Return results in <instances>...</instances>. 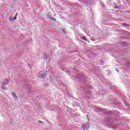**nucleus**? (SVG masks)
Returning a JSON list of instances; mask_svg holds the SVG:
<instances>
[{"instance_id":"nucleus-16","label":"nucleus","mask_w":130,"mask_h":130,"mask_svg":"<svg viewBox=\"0 0 130 130\" xmlns=\"http://www.w3.org/2000/svg\"><path fill=\"white\" fill-rule=\"evenodd\" d=\"M125 45V43H123V46H124Z\"/></svg>"},{"instance_id":"nucleus-7","label":"nucleus","mask_w":130,"mask_h":130,"mask_svg":"<svg viewBox=\"0 0 130 130\" xmlns=\"http://www.w3.org/2000/svg\"><path fill=\"white\" fill-rule=\"evenodd\" d=\"M50 57V56L49 55H48V54H45L44 55V58L45 59H48Z\"/></svg>"},{"instance_id":"nucleus-12","label":"nucleus","mask_w":130,"mask_h":130,"mask_svg":"<svg viewBox=\"0 0 130 130\" xmlns=\"http://www.w3.org/2000/svg\"><path fill=\"white\" fill-rule=\"evenodd\" d=\"M62 32H63V33L64 34H67V31H64V29H62Z\"/></svg>"},{"instance_id":"nucleus-10","label":"nucleus","mask_w":130,"mask_h":130,"mask_svg":"<svg viewBox=\"0 0 130 130\" xmlns=\"http://www.w3.org/2000/svg\"><path fill=\"white\" fill-rule=\"evenodd\" d=\"M9 19L10 21H11V22H13V18L12 17V16H9Z\"/></svg>"},{"instance_id":"nucleus-2","label":"nucleus","mask_w":130,"mask_h":130,"mask_svg":"<svg viewBox=\"0 0 130 130\" xmlns=\"http://www.w3.org/2000/svg\"><path fill=\"white\" fill-rule=\"evenodd\" d=\"M89 126H90V125L89 124V123L83 124L81 126V129L82 130H88V129L89 128Z\"/></svg>"},{"instance_id":"nucleus-1","label":"nucleus","mask_w":130,"mask_h":130,"mask_svg":"<svg viewBox=\"0 0 130 130\" xmlns=\"http://www.w3.org/2000/svg\"><path fill=\"white\" fill-rule=\"evenodd\" d=\"M46 75H47V71L44 70L40 73L39 78H40V79H44V78L46 77Z\"/></svg>"},{"instance_id":"nucleus-5","label":"nucleus","mask_w":130,"mask_h":130,"mask_svg":"<svg viewBox=\"0 0 130 130\" xmlns=\"http://www.w3.org/2000/svg\"><path fill=\"white\" fill-rule=\"evenodd\" d=\"M77 77V79H80V80H82V79H84V78H85V76L83 75H78Z\"/></svg>"},{"instance_id":"nucleus-14","label":"nucleus","mask_w":130,"mask_h":130,"mask_svg":"<svg viewBox=\"0 0 130 130\" xmlns=\"http://www.w3.org/2000/svg\"><path fill=\"white\" fill-rule=\"evenodd\" d=\"M38 122H39L40 123H42L43 122L41 121V120H39Z\"/></svg>"},{"instance_id":"nucleus-4","label":"nucleus","mask_w":130,"mask_h":130,"mask_svg":"<svg viewBox=\"0 0 130 130\" xmlns=\"http://www.w3.org/2000/svg\"><path fill=\"white\" fill-rule=\"evenodd\" d=\"M103 113H104V114H107V115H108L110 114V113H111V111L104 110Z\"/></svg>"},{"instance_id":"nucleus-8","label":"nucleus","mask_w":130,"mask_h":130,"mask_svg":"<svg viewBox=\"0 0 130 130\" xmlns=\"http://www.w3.org/2000/svg\"><path fill=\"white\" fill-rule=\"evenodd\" d=\"M6 85L2 84V86H1V89H2L4 90H7V87L5 86Z\"/></svg>"},{"instance_id":"nucleus-13","label":"nucleus","mask_w":130,"mask_h":130,"mask_svg":"<svg viewBox=\"0 0 130 130\" xmlns=\"http://www.w3.org/2000/svg\"><path fill=\"white\" fill-rule=\"evenodd\" d=\"M13 19V21H15V20H17V16H15Z\"/></svg>"},{"instance_id":"nucleus-9","label":"nucleus","mask_w":130,"mask_h":130,"mask_svg":"<svg viewBox=\"0 0 130 130\" xmlns=\"http://www.w3.org/2000/svg\"><path fill=\"white\" fill-rule=\"evenodd\" d=\"M81 39H82V40H84L85 41H87V38H86V37H81Z\"/></svg>"},{"instance_id":"nucleus-17","label":"nucleus","mask_w":130,"mask_h":130,"mask_svg":"<svg viewBox=\"0 0 130 130\" xmlns=\"http://www.w3.org/2000/svg\"><path fill=\"white\" fill-rule=\"evenodd\" d=\"M17 15H18V13H16L15 15V17H17Z\"/></svg>"},{"instance_id":"nucleus-11","label":"nucleus","mask_w":130,"mask_h":130,"mask_svg":"<svg viewBox=\"0 0 130 130\" xmlns=\"http://www.w3.org/2000/svg\"><path fill=\"white\" fill-rule=\"evenodd\" d=\"M123 26H125V27H128V25H127V24L126 23H123Z\"/></svg>"},{"instance_id":"nucleus-6","label":"nucleus","mask_w":130,"mask_h":130,"mask_svg":"<svg viewBox=\"0 0 130 130\" xmlns=\"http://www.w3.org/2000/svg\"><path fill=\"white\" fill-rule=\"evenodd\" d=\"M12 95L15 100L18 99V96H17V94L14 92H12Z\"/></svg>"},{"instance_id":"nucleus-19","label":"nucleus","mask_w":130,"mask_h":130,"mask_svg":"<svg viewBox=\"0 0 130 130\" xmlns=\"http://www.w3.org/2000/svg\"><path fill=\"white\" fill-rule=\"evenodd\" d=\"M117 72H118H118H119V71H118V70H117Z\"/></svg>"},{"instance_id":"nucleus-15","label":"nucleus","mask_w":130,"mask_h":130,"mask_svg":"<svg viewBox=\"0 0 130 130\" xmlns=\"http://www.w3.org/2000/svg\"><path fill=\"white\" fill-rule=\"evenodd\" d=\"M52 20H53V21H56V19L54 18H53Z\"/></svg>"},{"instance_id":"nucleus-18","label":"nucleus","mask_w":130,"mask_h":130,"mask_svg":"<svg viewBox=\"0 0 130 130\" xmlns=\"http://www.w3.org/2000/svg\"><path fill=\"white\" fill-rule=\"evenodd\" d=\"M101 111H103V110H102Z\"/></svg>"},{"instance_id":"nucleus-3","label":"nucleus","mask_w":130,"mask_h":130,"mask_svg":"<svg viewBox=\"0 0 130 130\" xmlns=\"http://www.w3.org/2000/svg\"><path fill=\"white\" fill-rule=\"evenodd\" d=\"M9 82L10 81H9V79H4L3 82L2 84H3L5 86H7V85H8L9 84Z\"/></svg>"}]
</instances>
